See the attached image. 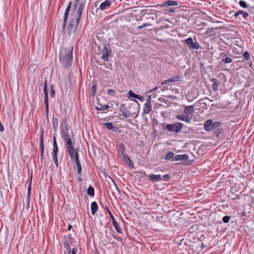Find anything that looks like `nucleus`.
Here are the masks:
<instances>
[{"label":"nucleus","mask_w":254,"mask_h":254,"mask_svg":"<svg viewBox=\"0 0 254 254\" xmlns=\"http://www.w3.org/2000/svg\"><path fill=\"white\" fill-rule=\"evenodd\" d=\"M133 101L137 104V105H136L135 104H131V106H130V108L132 106H134L133 108L135 109L134 110L135 112H134V114H135V113H136V112H139L138 106H139V103H138L137 101H136L135 100H133Z\"/></svg>","instance_id":"37"},{"label":"nucleus","mask_w":254,"mask_h":254,"mask_svg":"<svg viewBox=\"0 0 254 254\" xmlns=\"http://www.w3.org/2000/svg\"><path fill=\"white\" fill-rule=\"evenodd\" d=\"M31 183H30L29 185H28V190H27V196H28V197H31Z\"/></svg>","instance_id":"51"},{"label":"nucleus","mask_w":254,"mask_h":254,"mask_svg":"<svg viewBox=\"0 0 254 254\" xmlns=\"http://www.w3.org/2000/svg\"><path fill=\"white\" fill-rule=\"evenodd\" d=\"M185 44L190 49L198 50L200 48V45L197 42H193L192 38L189 37L184 41Z\"/></svg>","instance_id":"7"},{"label":"nucleus","mask_w":254,"mask_h":254,"mask_svg":"<svg viewBox=\"0 0 254 254\" xmlns=\"http://www.w3.org/2000/svg\"><path fill=\"white\" fill-rule=\"evenodd\" d=\"M71 2H69V3H68L65 11L66 12H69V11H70V8H71Z\"/></svg>","instance_id":"56"},{"label":"nucleus","mask_w":254,"mask_h":254,"mask_svg":"<svg viewBox=\"0 0 254 254\" xmlns=\"http://www.w3.org/2000/svg\"><path fill=\"white\" fill-rule=\"evenodd\" d=\"M178 5V2L177 1L172 0H168L164 1L162 3H161V5L162 7H166L170 6H176Z\"/></svg>","instance_id":"14"},{"label":"nucleus","mask_w":254,"mask_h":254,"mask_svg":"<svg viewBox=\"0 0 254 254\" xmlns=\"http://www.w3.org/2000/svg\"><path fill=\"white\" fill-rule=\"evenodd\" d=\"M106 209H107L108 213L110 215V216L112 221L113 222L114 221L116 220L114 216L113 215L111 211L108 209V207L106 206Z\"/></svg>","instance_id":"46"},{"label":"nucleus","mask_w":254,"mask_h":254,"mask_svg":"<svg viewBox=\"0 0 254 254\" xmlns=\"http://www.w3.org/2000/svg\"><path fill=\"white\" fill-rule=\"evenodd\" d=\"M118 152L119 154H122L123 156L126 154L124 153L125 150V146L123 142H121L118 146Z\"/></svg>","instance_id":"25"},{"label":"nucleus","mask_w":254,"mask_h":254,"mask_svg":"<svg viewBox=\"0 0 254 254\" xmlns=\"http://www.w3.org/2000/svg\"><path fill=\"white\" fill-rule=\"evenodd\" d=\"M148 180L153 183L158 182L162 180L160 175L150 174L148 176Z\"/></svg>","instance_id":"11"},{"label":"nucleus","mask_w":254,"mask_h":254,"mask_svg":"<svg viewBox=\"0 0 254 254\" xmlns=\"http://www.w3.org/2000/svg\"><path fill=\"white\" fill-rule=\"evenodd\" d=\"M64 239V244L66 243V244L70 245V244H72V241H71L67 240L66 239Z\"/></svg>","instance_id":"57"},{"label":"nucleus","mask_w":254,"mask_h":254,"mask_svg":"<svg viewBox=\"0 0 254 254\" xmlns=\"http://www.w3.org/2000/svg\"><path fill=\"white\" fill-rule=\"evenodd\" d=\"M176 118L179 120L190 123L192 120V117H188L187 115H178L176 116Z\"/></svg>","instance_id":"12"},{"label":"nucleus","mask_w":254,"mask_h":254,"mask_svg":"<svg viewBox=\"0 0 254 254\" xmlns=\"http://www.w3.org/2000/svg\"><path fill=\"white\" fill-rule=\"evenodd\" d=\"M240 10H238V11H237L236 12H235V13L234 14V16L235 17H238L240 15Z\"/></svg>","instance_id":"61"},{"label":"nucleus","mask_w":254,"mask_h":254,"mask_svg":"<svg viewBox=\"0 0 254 254\" xmlns=\"http://www.w3.org/2000/svg\"><path fill=\"white\" fill-rule=\"evenodd\" d=\"M222 122L220 121L213 122L212 121L211 126H212V130H214L216 128H219V127L222 125Z\"/></svg>","instance_id":"30"},{"label":"nucleus","mask_w":254,"mask_h":254,"mask_svg":"<svg viewBox=\"0 0 254 254\" xmlns=\"http://www.w3.org/2000/svg\"><path fill=\"white\" fill-rule=\"evenodd\" d=\"M243 56L247 61H249L251 59L250 54L248 51H245L243 54Z\"/></svg>","instance_id":"41"},{"label":"nucleus","mask_w":254,"mask_h":254,"mask_svg":"<svg viewBox=\"0 0 254 254\" xmlns=\"http://www.w3.org/2000/svg\"><path fill=\"white\" fill-rule=\"evenodd\" d=\"M194 111V106H186L184 108V112L186 115H187L188 117H190L189 115H192V113Z\"/></svg>","instance_id":"18"},{"label":"nucleus","mask_w":254,"mask_h":254,"mask_svg":"<svg viewBox=\"0 0 254 254\" xmlns=\"http://www.w3.org/2000/svg\"><path fill=\"white\" fill-rule=\"evenodd\" d=\"M107 93L111 96H116V92H115V90L111 89H108L107 91Z\"/></svg>","instance_id":"43"},{"label":"nucleus","mask_w":254,"mask_h":254,"mask_svg":"<svg viewBox=\"0 0 254 254\" xmlns=\"http://www.w3.org/2000/svg\"><path fill=\"white\" fill-rule=\"evenodd\" d=\"M58 119L57 118H53V129L55 131H57V128L58 127Z\"/></svg>","instance_id":"35"},{"label":"nucleus","mask_w":254,"mask_h":254,"mask_svg":"<svg viewBox=\"0 0 254 254\" xmlns=\"http://www.w3.org/2000/svg\"><path fill=\"white\" fill-rule=\"evenodd\" d=\"M59 151V149L58 147V145L57 143V141L56 139V137L54 136L53 137V155H58Z\"/></svg>","instance_id":"24"},{"label":"nucleus","mask_w":254,"mask_h":254,"mask_svg":"<svg viewBox=\"0 0 254 254\" xmlns=\"http://www.w3.org/2000/svg\"><path fill=\"white\" fill-rule=\"evenodd\" d=\"M217 29V28H213V27L208 28L206 31V33L207 34L211 35L213 33L214 30Z\"/></svg>","instance_id":"44"},{"label":"nucleus","mask_w":254,"mask_h":254,"mask_svg":"<svg viewBox=\"0 0 254 254\" xmlns=\"http://www.w3.org/2000/svg\"><path fill=\"white\" fill-rule=\"evenodd\" d=\"M45 112L46 113V116L48 118L49 116V105H45Z\"/></svg>","instance_id":"55"},{"label":"nucleus","mask_w":254,"mask_h":254,"mask_svg":"<svg viewBox=\"0 0 254 254\" xmlns=\"http://www.w3.org/2000/svg\"><path fill=\"white\" fill-rule=\"evenodd\" d=\"M98 206L96 201H93L91 204V214L94 215L97 211Z\"/></svg>","instance_id":"23"},{"label":"nucleus","mask_w":254,"mask_h":254,"mask_svg":"<svg viewBox=\"0 0 254 254\" xmlns=\"http://www.w3.org/2000/svg\"><path fill=\"white\" fill-rule=\"evenodd\" d=\"M40 159L43 161L44 157V132L42 131L40 137Z\"/></svg>","instance_id":"8"},{"label":"nucleus","mask_w":254,"mask_h":254,"mask_svg":"<svg viewBox=\"0 0 254 254\" xmlns=\"http://www.w3.org/2000/svg\"><path fill=\"white\" fill-rule=\"evenodd\" d=\"M119 110L122 112V115L125 118H127L130 116V112L125 108V104H121L119 107Z\"/></svg>","instance_id":"9"},{"label":"nucleus","mask_w":254,"mask_h":254,"mask_svg":"<svg viewBox=\"0 0 254 254\" xmlns=\"http://www.w3.org/2000/svg\"><path fill=\"white\" fill-rule=\"evenodd\" d=\"M184 127L183 124L181 122H176L175 124H167L166 128L171 132L176 134L179 133Z\"/></svg>","instance_id":"3"},{"label":"nucleus","mask_w":254,"mask_h":254,"mask_svg":"<svg viewBox=\"0 0 254 254\" xmlns=\"http://www.w3.org/2000/svg\"><path fill=\"white\" fill-rule=\"evenodd\" d=\"M109 108V106L107 104H105L103 105V107L102 108H99V109H102V111L104 110H107Z\"/></svg>","instance_id":"59"},{"label":"nucleus","mask_w":254,"mask_h":254,"mask_svg":"<svg viewBox=\"0 0 254 254\" xmlns=\"http://www.w3.org/2000/svg\"><path fill=\"white\" fill-rule=\"evenodd\" d=\"M230 219H231V216L226 215L223 217L222 220L224 223H227L229 222Z\"/></svg>","instance_id":"45"},{"label":"nucleus","mask_w":254,"mask_h":254,"mask_svg":"<svg viewBox=\"0 0 254 254\" xmlns=\"http://www.w3.org/2000/svg\"><path fill=\"white\" fill-rule=\"evenodd\" d=\"M111 5V1L109 0H106L104 2L100 3L99 7L98 9H100L101 10H104L109 8Z\"/></svg>","instance_id":"13"},{"label":"nucleus","mask_w":254,"mask_h":254,"mask_svg":"<svg viewBox=\"0 0 254 254\" xmlns=\"http://www.w3.org/2000/svg\"><path fill=\"white\" fill-rule=\"evenodd\" d=\"M210 81L213 82L212 85V88L214 91H216L218 90L219 85L221 84V81L218 80L216 78H212Z\"/></svg>","instance_id":"19"},{"label":"nucleus","mask_w":254,"mask_h":254,"mask_svg":"<svg viewBox=\"0 0 254 254\" xmlns=\"http://www.w3.org/2000/svg\"><path fill=\"white\" fill-rule=\"evenodd\" d=\"M168 10L171 12H174L175 11V8H171Z\"/></svg>","instance_id":"64"},{"label":"nucleus","mask_w":254,"mask_h":254,"mask_svg":"<svg viewBox=\"0 0 254 254\" xmlns=\"http://www.w3.org/2000/svg\"><path fill=\"white\" fill-rule=\"evenodd\" d=\"M171 178L170 175L166 174L163 176L162 179L168 181Z\"/></svg>","instance_id":"53"},{"label":"nucleus","mask_w":254,"mask_h":254,"mask_svg":"<svg viewBox=\"0 0 254 254\" xmlns=\"http://www.w3.org/2000/svg\"><path fill=\"white\" fill-rule=\"evenodd\" d=\"M65 148L71 161H73L74 159L79 157L78 149H76L73 144L66 146Z\"/></svg>","instance_id":"4"},{"label":"nucleus","mask_w":254,"mask_h":254,"mask_svg":"<svg viewBox=\"0 0 254 254\" xmlns=\"http://www.w3.org/2000/svg\"><path fill=\"white\" fill-rule=\"evenodd\" d=\"M151 104L145 103L143 108V114H148L151 110Z\"/></svg>","instance_id":"27"},{"label":"nucleus","mask_w":254,"mask_h":254,"mask_svg":"<svg viewBox=\"0 0 254 254\" xmlns=\"http://www.w3.org/2000/svg\"><path fill=\"white\" fill-rule=\"evenodd\" d=\"M53 158L54 160V163L58 167V155H53Z\"/></svg>","instance_id":"48"},{"label":"nucleus","mask_w":254,"mask_h":254,"mask_svg":"<svg viewBox=\"0 0 254 254\" xmlns=\"http://www.w3.org/2000/svg\"><path fill=\"white\" fill-rule=\"evenodd\" d=\"M84 7L85 3L81 2L79 4L77 11L72 13L71 17L70 18L67 26V33L69 35L76 32L79 21L81 19V14Z\"/></svg>","instance_id":"1"},{"label":"nucleus","mask_w":254,"mask_h":254,"mask_svg":"<svg viewBox=\"0 0 254 254\" xmlns=\"http://www.w3.org/2000/svg\"><path fill=\"white\" fill-rule=\"evenodd\" d=\"M68 14H69V12L65 11L64 15V19H63V24H62V28L64 31L65 30V26H66V23H67V20Z\"/></svg>","instance_id":"28"},{"label":"nucleus","mask_w":254,"mask_h":254,"mask_svg":"<svg viewBox=\"0 0 254 254\" xmlns=\"http://www.w3.org/2000/svg\"><path fill=\"white\" fill-rule=\"evenodd\" d=\"M151 24L150 23H144L143 24H142V25H140V26H138L137 27V29H142L144 27H145L147 26H150Z\"/></svg>","instance_id":"49"},{"label":"nucleus","mask_w":254,"mask_h":254,"mask_svg":"<svg viewBox=\"0 0 254 254\" xmlns=\"http://www.w3.org/2000/svg\"><path fill=\"white\" fill-rule=\"evenodd\" d=\"M112 223H113V225L115 229L117 231V232L119 233H122V229H121L119 224L117 222V221L116 220L114 221L113 222H112Z\"/></svg>","instance_id":"32"},{"label":"nucleus","mask_w":254,"mask_h":254,"mask_svg":"<svg viewBox=\"0 0 254 254\" xmlns=\"http://www.w3.org/2000/svg\"><path fill=\"white\" fill-rule=\"evenodd\" d=\"M175 156H174V153L172 151H170L168 154H167L165 155V159L167 160H172V161H175L174 160Z\"/></svg>","instance_id":"31"},{"label":"nucleus","mask_w":254,"mask_h":254,"mask_svg":"<svg viewBox=\"0 0 254 254\" xmlns=\"http://www.w3.org/2000/svg\"><path fill=\"white\" fill-rule=\"evenodd\" d=\"M64 239H66L67 240H70L72 241V237L71 234H68L67 237H64Z\"/></svg>","instance_id":"58"},{"label":"nucleus","mask_w":254,"mask_h":254,"mask_svg":"<svg viewBox=\"0 0 254 254\" xmlns=\"http://www.w3.org/2000/svg\"><path fill=\"white\" fill-rule=\"evenodd\" d=\"M189 155L186 154H179L174 157L175 161H187L189 159Z\"/></svg>","instance_id":"16"},{"label":"nucleus","mask_w":254,"mask_h":254,"mask_svg":"<svg viewBox=\"0 0 254 254\" xmlns=\"http://www.w3.org/2000/svg\"><path fill=\"white\" fill-rule=\"evenodd\" d=\"M109 44H105L102 50V55L101 58L104 61L108 62L109 58L112 56V50Z\"/></svg>","instance_id":"6"},{"label":"nucleus","mask_w":254,"mask_h":254,"mask_svg":"<svg viewBox=\"0 0 254 254\" xmlns=\"http://www.w3.org/2000/svg\"><path fill=\"white\" fill-rule=\"evenodd\" d=\"M64 247L66 249V250L67 251V252L68 253H70L71 252V248L70 247V245L69 244H64Z\"/></svg>","instance_id":"50"},{"label":"nucleus","mask_w":254,"mask_h":254,"mask_svg":"<svg viewBox=\"0 0 254 254\" xmlns=\"http://www.w3.org/2000/svg\"><path fill=\"white\" fill-rule=\"evenodd\" d=\"M223 132V129L221 128H219L217 130L214 131V134L217 138H219L220 134L222 133Z\"/></svg>","instance_id":"38"},{"label":"nucleus","mask_w":254,"mask_h":254,"mask_svg":"<svg viewBox=\"0 0 254 254\" xmlns=\"http://www.w3.org/2000/svg\"><path fill=\"white\" fill-rule=\"evenodd\" d=\"M97 89V84L96 83H94L92 84V87L91 88V96L92 97L94 96L96 93Z\"/></svg>","instance_id":"36"},{"label":"nucleus","mask_w":254,"mask_h":254,"mask_svg":"<svg viewBox=\"0 0 254 254\" xmlns=\"http://www.w3.org/2000/svg\"><path fill=\"white\" fill-rule=\"evenodd\" d=\"M63 123H64V125L62 126V128L63 134L68 133V127L66 124L65 120L63 121Z\"/></svg>","instance_id":"33"},{"label":"nucleus","mask_w":254,"mask_h":254,"mask_svg":"<svg viewBox=\"0 0 254 254\" xmlns=\"http://www.w3.org/2000/svg\"><path fill=\"white\" fill-rule=\"evenodd\" d=\"M124 157V161L128 164V166L130 167V168H134V165H133V163L132 162V161H131V160L130 159L129 157L126 154L125 155H124L123 156Z\"/></svg>","instance_id":"26"},{"label":"nucleus","mask_w":254,"mask_h":254,"mask_svg":"<svg viewBox=\"0 0 254 254\" xmlns=\"http://www.w3.org/2000/svg\"><path fill=\"white\" fill-rule=\"evenodd\" d=\"M43 90H44V103H45V105H49L48 92L47 80H45V81Z\"/></svg>","instance_id":"15"},{"label":"nucleus","mask_w":254,"mask_h":254,"mask_svg":"<svg viewBox=\"0 0 254 254\" xmlns=\"http://www.w3.org/2000/svg\"><path fill=\"white\" fill-rule=\"evenodd\" d=\"M181 79H182V76L180 75L174 76L168 78V79L164 81L162 83V84L163 85V84H167L169 82L179 81L181 80Z\"/></svg>","instance_id":"10"},{"label":"nucleus","mask_w":254,"mask_h":254,"mask_svg":"<svg viewBox=\"0 0 254 254\" xmlns=\"http://www.w3.org/2000/svg\"><path fill=\"white\" fill-rule=\"evenodd\" d=\"M87 193L90 196H94L95 195L94 189L92 186H89L87 190Z\"/></svg>","instance_id":"34"},{"label":"nucleus","mask_w":254,"mask_h":254,"mask_svg":"<svg viewBox=\"0 0 254 254\" xmlns=\"http://www.w3.org/2000/svg\"><path fill=\"white\" fill-rule=\"evenodd\" d=\"M79 0H74V3L73 4V9L74 10H75L77 7V4L79 2Z\"/></svg>","instance_id":"54"},{"label":"nucleus","mask_w":254,"mask_h":254,"mask_svg":"<svg viewBox=\"0 0 254 254\" xmlns=\"http://www.w3.org/2000/svg\"><path fill=\"white\" fill-rule=\"evenodd\" d=\"M104 105H102L99 102L97 103V105L95 106V109L97 111H102V109H99V108H102L103 107Z\"/></svg>","instance_id":"47"},{"label":"nucleus","mask_w":254,"mask_h":254,"mask_svg":"<svg viewBox=\"0 0 254 254\" xmlns=\"http://www.w3.org/2000/svg\"><path fill=\"white\" fill-rule=\"evenodd\" d=\"M51 93L50 96L51 97H54L56 94L55 90L54 89V85L52 84L50 86Z\"/></svg>","instance_id":"42"},{"label":"nucleus","mask_w":254,"mask_h":254,"mask_svg":"<svg viewBox=\"0 0 254 254\" xmlns=\"http://www.w3.org/2000/svg\"><path fill=\"white\" fill-rule=\"evenodd\" d=\"M70 135L68 133L63 134V138L64 139L65 145L67 146L73 144L71 139L69 137Z\"/></svg>","instance_id":"17"},{"label":"nucleus","mask_w":254,"mask_h":254,"mask_svg":"<svg viewBox=\"0 0 254 254\" xmlns=\"http://www.w3.org/2000/svg\"><path fill=\"white\" fill-rule=\"evenodd\" d=\"M240 14L242 15V17L246 20H247L248 19V18L249 17V14L248 12L244 11V10H240Z\"/></svg>","instance_id":"39"},{"label":"nucleus","mask_w":254,"mask_h":254,"mask_svg":"<svg viewBox=\"0 0 254 254\" xmlns=\"http://www.w3.org/2000/svg\"><path fill=\"white\" fill-rule=\"evenodd\" d=\"M232 56L230 54H227L225 52H221L219 55V59H221V61L219 62V64L220 66L223 67L224 64H230L232 62Z\"/></svg>","instance_id":"5"},{"label":"nucleus","mask_w":254,"mask_h":254,"mask_svg":"<svg viewBox=\"0 0 254 254\" xmlns=\"http://www.w3.org/2000/svg\"><path fill=\"white\" fill-rule=\"evenodd\" d=\"M72 254H76L77 252V249L76 248H73L71 250Z\"/></svg>","instance_id":"60"},{"label":"nucleus","mask_w":254,"mask_h":254,"mask_svg":"<svg viewBox=\"0 0 254 254\" xmlns=\"http://www.w3.org/2000/svg\"><path fill=\"white\" fill-rule=\"evenodd\" d=\"M145 103L151 104V96H148L146 102Z\"/></svg>","instance_id":"62"},{"label":"nucleus","mask_w":254,"mask_h":254,"mask_svg":"<svg viewBox=\"0 0 254 254\" xmlns=\"http://www.w3.org/2000/svg\"><path fill=\"white\" fill-rule=\"evenodd\" d=\"M211 123H212V120L210 119H208L204 122L203 127H204V129L206 131H212Z\"/></svg>","instance_id":"21"},{"label":"nucleus","mask_w":254,"mask_h":254,"mask_svg":"<svg viewBox=\"0 0 254 254\" xmlns=\"http://www.w3.org/2000/svg\"><path fill=\"white\" fill-rule=\"evenodd\" d=\"M156 17V16H155V17L154 16H148L147 17H146V19L148 21V22L147 23H150V22L151 21H153L154 20H155V18Z\"/></svg>","instance_id":"52"},{"label":"nucleus","mask_w":254,"mask_h":254,"mask_svg":"<svg viewBox=\"0 0 254 254\" xmlns=\"http://www.w3.org/2000/svg\"><path fill=\"white\" fill-rule=\"evenodd\" d=\"M73 46L63 48L61 50L59 60L63 66L66 68L70 67L72 64Z\"/></svg>","instance_id":"2"},{"label":"nucleus","mask_w":254,"mask_h":254,"mask_svg":"<svg viewBox=\"0 0 254 254\" xmlns=\"http://www.w3.org/2000/svg\"><path fill=\"white\" fill-rule=\"evenodd\" d=\"M73 160L74 161L75 164L77 167V173L79 176H81V171H82V167H81V165L79 161V157L74 159Z\"/></svg>","instance_id":"22"},{"label":"nucleus","mask_w":254,"mask_h":254,"mask_svg":"<svg viewBox=\"0 0 254 254\" xmlns=\"http://www.w3.org/2000/svg\"><path fill=\"white\" fill-rule=\"evenodd\" d=\"M128 96L129 98H134L139 100V101H143V97L139 95L135 94L132 91L129 90L128 92Z\"/></svg>","instance_id":"20"},{"label":"nucleus","mask_w":254,"mask_h":254,"mask_svg":"<svg viewBox=\"0 0 254 254\" xmlns=\"http://www.w3.org/2000/svg\"><path fill=\"white\" fill-rule=\"evenodd\" d=\"M105 127L108 129L117 131L118 129L117 127L113 126V124L111 122L104 123Z\"/></svg>","instance_id":"29"},{"label":"nucleus","mask_w":254,"mask_h":254,"mask_svg":"<svg viewBox=\"0 0 254 254\" xmlns=\"http://www.w3.org/2000/svg\"><path fill=\"white\" fill-rule=\"evenodd\" d=\"M159 88V86H156L155 87H154V88L151 89L149 92H154V91L156 90L157 89Z\"/></svg>","instance_id":"63"},{"label":"nucleus","mask_w":254,"mask_h":254,"mask_svg":"<svg viewBox=\"0 0 254 254\" xmlns=\"http://www.w3.org/2000/svg\"><path fill=\"white\" fill-rule=\"evenodd\" d=\"M239 4L243 8H246L248 7V4L244 0H241Z\"/></svg>","instance_id":"40"}]
</instances>
